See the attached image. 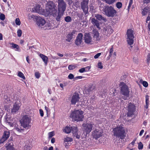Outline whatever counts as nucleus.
I'll use <instances>...</instances> for the list:
<instances>
[{
  "label": "nucleus",
  "instance_id": "nucleus-18",
  "mask_svg": "<svg viewBox=\"0 0 150 150\" xmlns=\"http://www.w3.org/2000/svg\"><path fill=\"white\" fill-rule=\"evenodd\" d=\"M103 31L105 32V34L108 36L113 32V30L111 26H108Z\"/></svg>",
  "mask_w": 150,
  "mask_h": 150
},
{
  "label": "nucleus",
  "instance_id": "nucleus-43",
  "mask_svg": "<svg viewBox=\"0 0 150 150\" xmlns=\"http://www.w3.org/2000/svg\"><path fill=\"white\" fill-rule=\"evenodd\" d=\"M4 109L5 110H6L8 112H9L10 111V105H5L4 106Z\"/></svg>",
  "mask_w": 150,
  "mask_h": 150
},
{
  "label": "nucleus",
  "instance_id": "nucleus-59",
  "mask_svg": "<svg viewBox=\"0 0 150 150\" xmlns=\"http://www.w3.org/2000/svg\"><path fill=\"white\" fill-rule=\"evenodd\" d=\"M73 135L74 137H76V138H77L78 139H79L80 138V135L78 134V132L74 134Z\"/></svg>",
  "mask_w": 150,
  "mask_h": 150
},
{
  "label": "nucleus",
  "instance_id": "nucleus-5",
  "mask_svg": "<svg viewBox=\"0 0 150 150\" xmlns=\"http://www.w3.org/2000/svg\"><path fill=\"white\" fill-rule=\"evenodd\" d=\"M105 14L108 17H113L117 13V11L111 6H105L103 10Z\"/></svg>",
  "mask_w": 150,
  "mask_h": 150
},
{
  "label": "nucleus",
  "instance_id": "nucleus-62",
  "mask_svg": "<svg viewBox=\"0 0 150 150\" xmlns=\"http://www.w3.org/2000/svg\"><path fill=\"white\" fill-rule=\"evenodd\" d=\"M150 20V13H149V14L148 17H147V18H146V23H148L147 21H149Z\"/></svg>",
  "mask_w": 150,
  "mask_h": 150
},
{
  "label": "nucleus",
  "instance_id": "nucleus-3",
  "mask_svg": "<svg viewBox=\"0 0 150 150\" xmlns=\"http://www.w3.org/2000/svg\"><path fill=\"white\" fill-rule=\"evenodd\" d=\"M113 135L117 137L123 139L125 136V130L122 127H117L114 128L113 130Z\"/></svg>",
  "mask_w": 150,
  "mask_h": 150
},
{
  "label": "nucleus",
  "instance_id": "nucleus-7",
  "mask_svg": "<svg viewBox=\"0 0 150 150\" xmlns=\"http://www.w3.org/2000/svg\"><path fill=\"white\" fill-rule=\"evenodd\" d=\"M94 124L92 122L83 123L82 126L83 127V132L84 133H85L87 135L89 134L92 130V128Z\"/></svg>",
  "mask_w": 150,
  "mask_h": 150
},
{
  "label": "nucleus",
  "instance_id": "nucleus-42",
  "mask_svg": "<svg viewBox=\"0 0 150 150\" xmlns=\"http://www.w3.org/2000/svg\"><path fill=\"white\" fill-rule=\"evenodd\" d=\"M142 81V84L144 86L147 87L148 86V84L147 82L145 81H143L142 79L140 80V82Z\"/></svg>",
  "mask_w": 150,
  "mask_h": 150
},
{
  "label": "nucleus",
  "instance_id": "nucleus-19",
  "mask_svg": "<svg viewBox=\"0 0 150 150\" xmlns=\"http://www.w3.org/2000/svg\"><path fill=\"white\" fill-rule=\"evenodd\" d=\"M95 88V86L92 84H90L86 88L85 92L88 94H89L90 93L92 92Z\"/></svg>",
  "mask_w": 150,
  "mask_h": 150
},
{
  "label": "nucleus",
  "instance_id": "nucleus-54",
  "mask_svg": "<svg viewBox=\"0 0 150 150\" xmlns=\"http://www.w3.org/2000/svg\"><path fill=\"white\" fill-rule=\"evenodd\" d=\"M35 76L38 79L40 77V74L39 72H36L35 73Z\"/></svg>",
  "mask_w": 150,
  "mask_h": 150
},
{
  "label": "nucleus",
  "instance_id": "nucleus-1",
  "mask_svg": "<svg viewBox=\"0 0 150 150\" xmlns=\"http://www.w3.org/2000/svg\"><path fill=\"white\" fill-rule=\"evenodd\" d=\"M57 10L55 4L53 2H48L46 10L48 15H52L57 22H60L65 10L66 5L63 0H58Z\"/></svg>",
  "mask_w": 150,
  "mask_h": 150
},
{
  "label": "nucleus",
  "instance_id": "nucleus-51",
  "mask_svg": "<svg viewBox=\"0 0 150 150\" xmlns=\"http://www.w3.org/2000/svg\"><path fill=\"white\" fill-rule=\"evenodd\" d=\"M133 0H130L129 1V4L128 7V10L130 9Z\"/></svg>",
  "mask_w": 150,
  "mask_h": 150
},
{
  "label": "nucleus",
  "instance_id": "nucleus-20",
  "mask_svg": "<svg viewBox=\"0 0 150 150\" xmlns=\"http://www.w3.org/2000/svg\"><path fill=\"white\" fill-rule=\"evenodd\" d=\"M20 106L16 103H14L11 109V113L14 114L17 112L19 109Z\"/></svg>",
  "mask_w": 150,
  "mask_h": 150
},
{
  "label": "nucleus",
  "instance_id": "nucleus-47",
  "mask_svg": "<svg viewBox=\"0 0 150 150\" xmlns=\"http://www.w3.org/2000/svg\"><path fill=\"white\" fill-rule=\"evenodd\" d=\"M143 145L142 142H140L138 144V148L139 149H142L143 148Z\"/></svg>",
  "mask_w": 150,
  "mask_h": 150
},
{
  "label": "nucleus",
  "instance_id": "nucleus-32",
  "mask_svg": "<svg viewBox=\"0 0 150 150\" xmlns=\"http://www.w3.org/2000/svg\"><path fill=\"white\" fill-rule=\"evenodd\" d=\"M4 103L6 104L9 103L10 101V99L9 98H8L7 95H5L4 96Z\"/></svg>",
  "mask_w": 150,
  "mask_h": 150
},
{
  "label": "nucleus",
  "instance_id": "nucleus-58",
  "mask_svg": "<svg viewBox=\"0 0 150 150\" xmlns=\"http://www.w3.org/2000/svg\"><path fill=\"white\" fill-rule=\"evenodd\" d=\"M101 55V53H98L96 54L94 56V58L95 59H97L98 58V57L100 55Z\"/></svg>",
  "mask_w": 150,
  "mask_h": 150
},
{
  "label": "nucleus",
  "instance_id": "nucleus-24",
  "mask_svg": "<svg viewBox=\"0 0 150 150\" xmlns=\"http://www.w3.org/2000/svg\"><path fill=\"white\" fill-rule=\"evenodd\" d=\"M39 56L42 59L45 64L47 65L48 62V58L47 57L42 54H40Z\"/></svg>",
  "mask_w": 150,
  "mask_h": 150
},
{
  "label": "nucleus",
  "instance_id": "nucleus-50",
  "mask_svg": "<svg viewBox=\"0 0 150 150\" xmlns=\"http://www.w3.org/2000/svg\"><path fill=\"white\" fill-rule=\"evenodd\" d=\"M150 61V53H149L147 56V59H146V62L148 64H149V63Z\"/></svg>",
  "mask_w": 150,
  "mask_h": 150
},
{
  "label": "nucleus",
  "instance_id": "nucleus-48",
  "mask_svg": "<svg viewBox=\"0 0 150 150\" xmlns=\"http://www.w3.org/2000/svg\"><path fill=\"white\" fill-rule=\"evenodd\" d=\"M105 1L106 3L110 4L114 3L115 0H105Z\"/></svg>",
  "mask_w": 150,
  "mask_h": 150
},
{
  "label": "nucleus",
  "instance_id": "nucleus-14",
  "mask_svg": "<svg viewBox=\"0 0 150 150\" xmlns=\"http://www.w3.org/2000/svg\"><path fill=\"white\" fill-rule=\"evenodd\" d=\"M79 99L80 97L79 94L77 93H74L71 98V104L75 105L76 102L79 101Z\"/></svg>",
  "mask_w": 150,
  "mask_h": 150
},
{
  "label": "nucleus",
  "instance_id": "nucleus-63",
  "mask_svg": "<svg viewBox=\"0 0 150 150\" xmlns=\"http://www.w3.org/2000/svg\"><path fill=\"white\" fill-rule=\"evenodd\" d=\"M55 138H52L51 139V143H52V144L54 143L55 142Z\"/></svg>",
  "mask_w": 150,
  "mask_h": 150
},
{
  "label": "nucleus",
  "instance_id": "nucleus-57",
  "mask_svg": "<svg viewBox=\"0 0 150 150\" xmlns=\"http://www.w3.org/2000/svg\"><path fill=\"white\" fill-rule=\"evenodd\" d=\"M83 13H81V14L78 13L77 14V16L79 18H80L82 19L83 17Z\"/></svg>",
  "mask_w": 150,
  "mask_h": 150
},
{
  "label": "nucleus",
  "instance_id": "nucleus-56",
  "mask_svg": "<svg viewBox=\"0 0 150 150\" xmlns=\"http://www.w3.org/2000/svg\"><path fill=\"white\" fill-rule=\"evenodd\" d=\"M39 112L41 117H42L44 116V112L43 110L42 109L39 110Z\"/></svg>",
  "mask_w": 150,
  "mask_h": 150
},
{
  "label": "nucleus",
  "instance_id": "nucleus-49",
  "mask_svg": "<svg viewBox=\"0 0 150 150\" xmlns=\"http://www.w3.org/2000/svg\"><path fill=\"white\" fill-rule=\"evenodd\" d=\"M5 18V15L3 13H1L0 15V19L4 21Z\"/></svg>",
  "mask_w": 150,
  "mask_h": 150
},
{
  "label": "nucleus",
  "instance_id": "nucleus-52",
  "mask_svg": "<svg viewBox=\"0 0 150 150\" xmlns=\"http://www.w3.org/2000/svg\"><path fill=\"white\" fill-rule=\"evenodd\" d=\"M98 68L100 69H102L103 68V66L101 62H99L98 63Z\"/></svg>",
  "mask_w": 150,
  "mask_h": 150
},
{
  "label": "nucleus",
  "instance_id": "nucleus-35",
  "mask_svg": "<svg viewBox=\"0 0 150 150\" xmlns=\"http://www.w3.org/2000/svg\"><path fill=\"white\" fill-rule=\"evenodd\" d=\"M149 10L148 8H146V7H145L143 9L142 11V14L143 16H145L146 15Z\"/></svg>",
  "mask_w": 150,
  "mask_h": 150
},
{
  "label": "nucleus",
  "instance_id": "nucleus-45",
  "mask_svg": "<svg viewBox=\"0 0 150 150\" xmlns=\"http://www.w3.org/2000/svg\"><path fill=\"white\" fill-rule=\"evenodd\" d=\"M17 35L18 37H21L22 34V31L21 30L19 29L17 31Z\"/></svg>",
  "mask_w": 150,
  "mask_h": 150
},
{
  "label": "nucleus",
  "instance_id": "nucleus-37",
  "mask_svg": "<svg viewBox=\"0 0 150 150\" xmlns=\"http://www.w3.org/2000/svg\"><path fill=\"white\" fill-rule=\"evenodd\" d=\"M18 76L20 77L21 78H22L24 80L25 79V78L23 74L21 71L18 72Z\"/></svg>",
  "mask_w": 150,
  "mask_h": 150
},
{
  "label": "nucleus",
  "instance_id": "nucleus-60",
  "mask_svg": "<svg viewBox=\"0 0 150 150\" xmlns=\"http://www.w3.org/2000/svg\"><path fill=\"white\" fill-rule=\"evenodd\" d=\"M84 68H85V72L89 71V70L90 69V67L89 66H87Z\"/></svg>",
  "mask_w": 150,
  "mask_h": 150
},
{
  "label": "nucleus",
  "instance_id": "nucleus-15",
  "mask_svg": "<svg viewBox=\"0 0 150 150\" xmlns=\"http://www.w3.org/2000/svg\"><path fill=\"white\" fill-rule=\"evenodd\" d=\"M36 21L38 26L41 28H43V26H44L46 23V21L44 19L39 16L37 18Z\"/></svg>",
  "mask_w": 150,
  "mask_h": 150
},
{
  "label": "nucleus",
  "instance_id": "nucleus-2",
  "mask_svg": "<svg viewBox=\"0 0 150 150\" xmlns=\"http://www.w3.org/2000/svg\"><path fill=\"white\" fill-rule=\"evenodd\" d=\"M83 114V112L81 110H75L71 113L70 117L74 121H82L84 117Z\"/></svg>",
  "mask_w": 150,
  "mask_h": 150
},
{
  "label": "nucleus",
  "instance_id": "nucleus-36",
  "mask_svg": "<svg viewBox=\"0 0 150 150\" xmlns=\"http://www.w3.org/2000/svg\"><path fill=\"white\" fill-rule=\"evenodd\" d=\"M64 20L66 22L69 23L71 21L72 19L70 16H68L65 17Z\"/></svg>",
  "mask_w": 150,
  "mask_h": 150
},
{
  "label": "nucleus",
  "instance_id": "nucleus-12",
  "mask_svg": "<svg viewBox=\"0 0 150 150\" xmlns=\"http://www.w3.org/2000/svg\"><path fill=\"white\" fill-rule=\"evenodd\" d=\"M10 132L8 131H4L2 136L0 139V144H3L9 137Z\"/></svg>",
  "mask_w": 150,
  "mask_h": 150
},
{
  "label": "nucleus",
  "instance_id": "nucleus-31",
  "mask_svg": "<svg viewBox=\"0 0 150 150\" xmlns=\"http://www.w3.org/2000/svg\"><path fill=\"white\" fill-rule=\"evenodd\" d=\"M4 103L6 104L9 103L10 101V99L9 98H8L7 95H5L4 96Z\"/></svg>",
  "mask_w": 150,
  "mask_h": 150
},
{
  "label": "nucleus",
  "instance_id": "nucleus-10",
  "mask_svg": "<svg viewBox=\"0 0 150 150\" xmlns=\"http://www.w3.org/2000/svg\"><path fill=\"white\" fill-rule=\"evenodd\" d=\"M103 132L100 129H96L92 132V136L93 138L97 140L103 135Z\"/></svg>",
  "mask_w": 150,
  "mask_h": 150
},
{
  "label": "nucleus",
  "instance_id": "nucleus-21",
  "mask_svg": "<svg viewBox=\"0 0 150 150\" xmlns=\"http://www.w3.org/2000/svg\"><path fill=\"white\" fill-rule=\"evenodd\" d=\"M92 32L93 37L95 39V40L97 41H99L100 40V38L98 31L96 29H94Z\"/></svg>",
  "mask_w": 150,
  "mask_h": 150
},
{
  "label": "nucleus",
  "instance_id": "nucleus-33",
  "mask_svg": "<svg viewBox=\"0 0 150 150\" xmlns=\"http://www.w3.org/2000/svg\"><path fill=\"white\" fill-rule=\"evenodd\" d=\"M4 103L6 104L9 103L10 101V99L9 98H8L7 95H5L4 96Z\"/></svg>",
  "mask_w": 150,
  "mask_h": 150
},
{
  "label": "nucleus",
  "instance_id": "nucleus-28",
  "mask_svg": "<svg viewBox=\"0 0 150 150\" xmlns=\"http://www.w3.org/2000/svg\"><path fill=\"white\" fill-rule=\"evenodd\" d=\"M63 132L67 134L70 133L71 131V127H66L63 130Z\"/></svg>",
  "mask_w": 150,
  "mask_h": 150
},
{
  "label": "nucleus",
  "instance_id": "nucleus-22",
  "mask_svg": "<svg viewBox=\"0 0 150 150\" xmlns=\"http://www.w3.org/2000/svg\"><path fill=\"white\" fill-rule=\"evenodd\" d=\"M42 9V8L40 5L36 4L35 6L32 8V10L33 12L40 13L41 12Z\"/></svg>",
  "mask_w": 150,
  "mask_h": 150
},
{
  "label": "nucleus",
  "instance_id": "nucleus-6",
  "mask_svg": "<svg viewBox=\"0 0 150 150\" xmlns=\"http://www.w3.org/2000/svg\"><path fill=\"white\" fill-rule=\"evenodd\" d=\"M126 35L127 36V42L128 45H131L133 44L134 42V31L131 28L128 29ZM131 47L132 46H130Z\"/></svg>",
  "mask_w": 150,
  "mask_h": 150
},
{
  "label": "nucleus",
  "instance_id": "nucleus-39",
  "mask_svg": "<svg viewBox=\"0 0 150 150\" xmlns=\"http://www.w3.org/2000/svg\"><path fill=\"white\" fill-rule=\"evenodd\" d=\"M76 67V66L75 65L71 64L69 66L68 68L69 70H72L74 69Z\"/></svg>",
  "mask_w": 150,
  "mask_h": 150
},
{
  "label": "nucleus",
  "instance_id": "nucleus-44",
  "mask_svg": "<svg viewBox=\"0 0 150 150\" xmlns=\"http://www.w3.org/2000/svg\"><path fill=\"white\" fill-rule=\"evenodd\" d=\"M16 24L18 25H20L21 24V22L19 18H16L15 20Z\"/></svg>",
  "mask_w": 150,
  "mask_h": 150
},
{
  "label": "nucleus",
  "instance_id": "nucleus-26",
  "mask_svg": "<svg viewBox=\"0 0 150 150\" xmlns=\"http://www.w3.org/2000/svg\"><path fill=\"white\" fill-rule=\"evenodd\" d=\"M10 44L11 45V47L16 49H15V51H20V47L18 45L14 44L13 43H10Z\"/></svg>",
  "mask_w": 150,
  "mask_h": 150
},
{
  "label": "nucleus",
  "instance_id": "nucleus-25",
  "mask_svg": "<svg viewBox=\"0 0 150 150\" xmlns=\"http://www.w3.org/2000/svg\"><path fill=\"white\" fill-rule=\"evenodd\" d=\"M5 146L7 150H14L12 144H11L9 142H8L5 144Z\"/></svg>",
  "mask_w": 150,
  "mask_h": 150
},
{
  "label": "nucleus",
  "instance_id": "nucleus-53",
  "mask_svg": "<svg viewBox=\"0 0 150 150\" xmlns=\"http://www.w3.org/2000/svg\"><path fill=\"white\" fill-rule=\"evenodd\" d=\"M68 78L70 79H72L74 78V76L73 74H70L68 76Z\"/></svg>",
  "mask_w": 150,
  "mask_h": 150
},
{
  "label": "nucleus",
  "instance_id": "nucleus-29",
  "mask_svg": "<svg viewBox=\"0 0 150 150\" xmlns=\"http://www.w3.org/2000/svg\"><path fill=\"white\" fill-rule=\"evenodd\" d=\"M95 17L96 18V19H98V20L99 21H101L102 20L105 21V18L100 14H96L95 15Z\"/></svg>",
  "mask_w": 150,
  "mask_h": 150
},
{
  "label": "nucleus",
  "instance_id": "nucleus-11",
  "mask_svg": "<svg viewBox=\"0 0 150 150\" xmlns=\"http://www.w3.org/2000/svg\"><path fill=\"white\" fill-rule=\"evenodd\" d=\"M135 110L136 108L134 105L132 104H129L127 107V116L132 117L134 114Z\"/></svg>",
  "mask_w": 150,
  "mask_h": 150
},
{
  "label": "nucleus",
  "instance_id": "nucleus-34",
  "mask_svg": "<svg viewBox=\"0 0 150 150\" xmlns=\"http://www.w3.org/2000/svg\"><path fill=\"white\" fill-rule=\"evenodd\" d=\"M15 129L18 132H21L23 129H22L21 128V126H18L17 124L15 125Z\"/></svg>",
  "mask_w": 150,
  "mask_h": 150
},
{
  "label": "nucleus",
  "instance_id": "nucleus-40",
  "mask_svg": "<svg viewBox=\"0 0 150 150\" xmlns=\"http://www.w3.org/2000/svg\"><path fill=\"white\" fill-rule=\"evenodd\" d=\"M122 6V4L121 2H118L116 4V6L117 8L120 9L121 8Z\"/></svg>",
  "mask_w": 150,
  "mask_h": 150
},
{
  "label": "nucleus",
  "instance_id": "nucleus-27",
  "mask_svg": "<svg viewBox=\"0 0 150 150\" xmlns=\"http://www.w3.org/2000/svg\"><path fill=\"white\" fill-rule=\"evenodd\" d=\"M78 131V130L77 127L76 126H72L71 127V131L73 135L77 133Z\"/></svg>",
  "mask_w": 150,
  "mask_h": 150
},
{
  "label": "nucleus",
  "instance_id": "nucleus-55",
  "mask_svg": "<svg viewBox=\"0 0 150 150\" xmlns=\"http://www.w3.org/2000/svg\"><path fill=\"white\" fill-rule=\"evenodd\" d=\"M85 68H84V67H83L79 69V71L81 73H82L84 72H85Z\"/></svg>",
  "mask_w": 150,
  "mask_h": 150
},
{
  "label": "nucleus",
  "instance_id": "nucleus-38",
  "mask_svg": "<svg viewBox=\"0 0 150 150\" xmlns=\"http://www.w3.org/2000/svg\"><path fill=\"white\" fill-rule=\"evenodd\" d=\"M73 141V139L70 137H66L64 138V142H71Z\"/></svg>",
  "mask_w": 150,
  "mask_h": 150
},
{
  "label": "nucleus",
  "instance_id": "nucleus-64",
  "mask_svg": "<svg viewBox=\"0 0 150 150\" xmlns=\"http://www.w3.org/2000/svg\"><path fill=\"white\" fill-rule=\"evenodd\" d=\"M144 132V129H142L139 133V135L140 136H141L142 135L143 133Z\"/></svg>",
  "mask_w": 150,
  "mask_h": 150
},
{
  "label": "nucleus",
  "instance_id": "nucleus-8",
  "mask_svg": "<svg viewBox=\"0 0 150 150\" xmlns=\"http://www.w3.org/2000/svg\"><path fill=\"white\" fill-rule=\"evenodd\" d=\"M31 119L27 115L23 116L20 121L21 125L24 128H26L29 125V123L30 122Z\"/></svg>",
  "mask_w": 150,
  "mask_h": 150
},
{
  "label": "nucleus",
  "instance_id": "nucleus-23",
  "mask_svg": "<svg viewBox=\"0 0 150 150\" xmlns=\"http://www.w3.org/2000/svg\"><path fill=\"white\" fill-rule=\"evenodd\" d=\"M91 23L94 26H96L97 28H100L99 22L95 18H93L91 20Z\"/></svg>",
  "mask_w": 150,
  "mask_h": 150
},
{
  "label": "nucleus",
  "instance_id": "nucleus-61",
  "mask_svg": "<svg viewBox=\"0 0 150 150\" xmlns=\"http://www.w3.org/2000/svg\"><path fill=\"white\" fill-rule=\"evenodd\" d=\"M83 76H77L76 77H75V78H74V79H75V80H76L78 79H81L83 78Z\"/></svg>",
  "mask_w": 150,
  "mask_h": 150
},
{
  "label": "nucleus",
  "instance_id": "nucleus-16",
  "mask_svg": "<svg viewBox=\"0 0 150 150\" xmlns=\"http://www.w3.org/2000/svg\"><path fill=\"white\" fill-rule=\"evenodd\" d=\"M83 35L81 33L78 34L75 41V43L77 45H80L82 42Z\"/></svg>",
  "mask_w": 150,
  "mask_h": 150
},
{
  "label": "nucleus",
  "instance_id": "nucleus-46",
  "mask_svg": "<svg viewBox=\"0 0 150 150\" xmlns=\"http://www.w3.org/2000/svg\"><path fill=\"white\" fill-rule=\"evenodd\" d=\"M54 135V132L53 131L50 132L48 133V137L49 138H52Z\"/></svg>",
  "mask_w": 150,
  "mask_h": 150
},
{
  "label": "nucleus",
  "instance_id": "nucleus-41",
  "mask_svg": "<svg viewBox=\"0 0 150 150\" xmlns=\"http://www.w3.org/2000/svg\"><path fill=\"white\" fill-rule=\"evenodd\" d=\"M113 52V46H112L110 48L109 51V54L108 57H110L112 56V53ZM110 57H109V58Z\"/></svg>",
  "mask_w": 150,
  "mask_h": 150
},
{
  "label": "nucleus",
  "instance_id": "nucleus-4",
  "mask_svg": "<svg viewBox=\"0 0 150 150\" xmlns=\"http://www.w3.org/2000/svg\"><path fill=\"white\" fill-rule=\"evenodd\" d=\"M121 88V93L122 96V98L126 100L129 96V91L128 86L124 82H121L120 85Z\"/></svg>",
  "mask_w": 150,
  "mask_h": 150
},
{
  "label": "nucleus",
  "instance_id": "nucleus-17",
  "mask_svg": "<svg viewBox=\"0 0 150 150\" xmlns=\"http://www.w3.org/2000/svg\"><path fill=\"white\" fill-rule=\"evenodd\" d=\"M76 31L75 30H73L71 32H69L66 36L67 39L66 40L68 42H70L71 40L73 38V36L75 37V34Z\"/></svg>",
  "mask_w": 150,
  "mask_h": 150
},
{
  "label": "nucleus",
  "instance_id": "nucleus-9",
  "mask_svg": "<svg viewBox=\"0 0 150 150\" xmlns=\"http://www.w3.org/2000/svg\"><path fill=\"white\" fill-rule=\"evenodd\" d=\"M88 2L89 0H82V1L81 3V8L82 9L85 15H86L88 13Z\"/></svg>",
  "mask_w": 150,
  "mask_h": 150
},
{
  "label": "nucleus",
  "instance_id": "nucleus-13",
  "mask_svg": "<svg viewBox=\"0 0 150 150\" xmlns=\"http://www.w3.org/2000/svg\"><path fill=\"white\" fill-rule=\"evenodd\" d=\"M84 42L86 43L92 44L93 43V38L89 33H85L84 35Z\"/></svg>",
  "mask_w": 150,
  "mask_h": 150
},
{
  "label": "nucleus",
  "instance_id": "nucleus-30",
  "mask_svg": "<svg viewBox=\"0 0 150 150\" xmlns=\"http://www.w3.org/2000/svg\"><path fill=\"white\" fill-rule=\"evenodd\" d=\"M38 17L39 16H35L33 15H29L28 16L29 19H33L34 20H35L36 21L37 19V18H38Z\"/></svg>",
  "mask_w": 150,
  "mask_h": 150
}]
</instances>
